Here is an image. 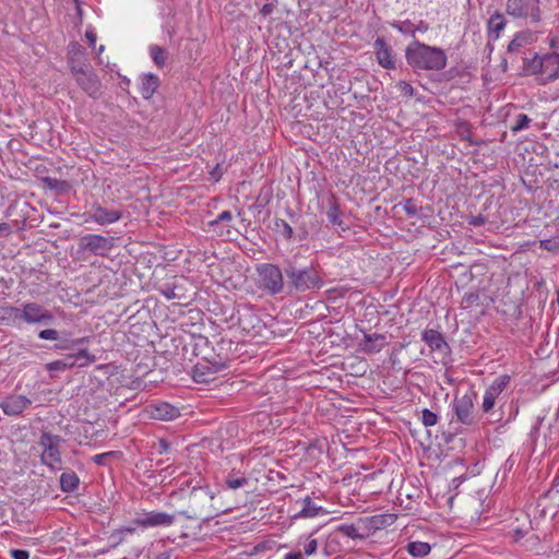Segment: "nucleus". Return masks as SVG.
Segmentation results:
<instances>
[{
    "mask_svg": "<svg viewBox=\"0 0 559 559\" xmlns=\"http://www.w3.org/2000/svg\"><path fill=\"white\" fill-rule=\"evenodd\" d=\"M271 11H272V7L270 4H264L263 8L261 9V13L263 15L271 13Z\"/></svg>",
    "mask_w": 559,
    "mask_h": 559,
    "instance_id": "nucleus-53",
    "label": "nucleus"
},
{
    "mask_svg": "<svg viewBox=\"0 0 559 559\" xmlns=\"http://www.w3.org/2000/svg\"><path fill=\"white\" fill-rule=\"evenodd\" d=\"M60 443L61 438L50 432H43L38 442L41 448V463L55 471L61 469L62 466Z\"/></svg>",
    "mask_w": 559,
    "mask_h": 559,
    "instance_id": "nucleus-5",
    "label": "nucleus"
},
{
    "mask_svg": "<svg viewBox=\"0 0 559 559\" xmlns=\"http://www.w3.org/2000/svg\"><path fill=\"white\" fill-rule=\"evenodd\" d=\"M298 545L302 546L304 554L306 556L314 555L318 549V540L316 538H313L312 535H309L306 537L301 536L298 540Z\"/></svg>",
    "mask_w": 559,
    "mask_h": 559,
    "instance_id": "nucleus-29",
    "label": "nucleus"
},
{
    "mask_svg": "<svg viewBox=\"0 0 559 559\" xmlns=\"http://www.w3.org/2000/svg\"><path fill=\"white\" fill-rule=\"evenodd\" d=\"M338 531L350 538L361 537V535L358 533L357 526L354 524H343L338 526Z\"/></svg>",
    "mask_w": 559,
    "mask_h": 559,
    "instance_id": "nucleus-37",
    "label": "nucleus"
},
{
    "mask_svg": "<svg viewBox=\"0 0 559 559\" xmlns=\"http://www.w3.org/2000/svg\"><path fill=\"white\" fill-rule=\"evenodd\" d=\"M66 366H67V364H63V361L61 359H58V360L50 361V362L46 364V369L49 372L64 371V370H67Z\"/></svg>",
    "mask_w": 559,
    "mask_h": 559,
    "instance_id": "nucleus-44",
    "label": "nucleus"
},
{
    "mask_svg": "<svg viewBox=\"0 0 559 559\" xmlns=\"http://www.w3.org/2000/svg\"><path fill=\"white\" fill-rule=\"evenodd\" d=\"M85 222H94L99 225H109L118 222L122 217V213L117 210H107L98 204H94L91 212L85 213Z\"/></svg>",
    "mask_w": 559,
    "mask_h": 559,
    "instance_id": "nucleus-15",
    "label": "nucleus"
},
{
    "mask_svg": "<svg viewBox=\"0 0 559 559\" xmlns=\"http://www.w3.org/2000/svg\"><path fill=\"white\" fill-rule=\"evenodd\" d=\"M210 175L214 181H218L223 176V170L219 164H216L215 167L210 171Z\"/></svg>",
    "mask_w": 559,
    "mask_h": 559,
    "instance_id": "nucleus-47",
    "label": "nucleus"
},
{
    "mask_svg": "<svg viewBox=\"0 0 559 559\" xmlns=\"http://www.w3.org/2000/svg\"><path fill=\"white\" fill-rule=\"evenodd\" d=\"M44 182L49 189L57 190L60 192L69 191L71 188L68 181L51 177L44 178Z\"/></svg>",
    "mask_w": 559,
    "mask_h": 559,
    "instance_id": "nucleus-30",
    "label": "nucleus"
},
{
    "mask_svg": "<svg viewBox=\"0 0 559 559\" xmlns=\"http://www.w3.org/2000/svg\"><path fill=\"white\" fill-rule=\"evenodd\" d=\"M386 345V338L383 334H365L362 341L359 343V348L367 354H376L382 350Z\"/></svg>",
    "mask_w": 559,
    "mask_h": 559,
    "instance_id": "nucleus-21",
    "label": "nucleus"
},
{
    "mask_svg": "<svg viewBox=\"0 0 559 559\" xmlns=\"http://www.w3.org/2000/svg\"><path fill=\"white\" fill-rule=\"evenodd\" d=\"M373 46L379 64L385 69H394L395 61L392 56V49L384 39L377 38Z\"/></svg>",
    "mask_w": 559,
    "mask_h": 559,
    "instance_id": "nucleus-20",
    "label": "nucleus"
},
{
    "mask_svg": "<svg viewBox=\"0 0 559 559\" xmlns=\"http://www.w3.org/2000/svg\"><path fill=\"white\" fill-rule=\"evenodd\" d=\"M233 219V215L229 211H223L214 221L210 222L211 226H216L219 223L226 222L230 223Z\"/></svg>",
    "mask_w": 559,
    "mask_h": 559,
    "instance_id": "nucleus-42",
    "label": "nucleus"
},
{
    "mask_svg": "<svg viewBox=\"0 0 559 559\" xmlns=\"http://www.w3.org/2000/svg\"><path fill=\"white\" fill-rule=\"evenodd\" d=\"M531 531V521L526 515L523 516V523L521 525H515L509 532L512 535L514 542L521 540L524 536H526Z\"/></svg>",
    "mask_w": 559,
    "mask_h": 559,
    "instance_id": "nucleus-28",
    "label": "nucleus"
},
{
    "mask_svg": "<svg viewBox=\"0 0 559 559\" xmlns=\"http://www.w3.org/2000/svg\"><path fill=\"white\" fill-rule=\"evenodd\" d=\"M395 521V514L385 513L359 519L358 523L369 531H378L391 526Z\"/></svg>",
    "mask_w": 559,
    "mask_h": 559,
    "instance_id": "nucleus-17",
    "label": "nucleus"
},
{
    "mask_svg": "<svg viewBox=\"0 0 559 559\" xmlns=\"http://www.w3.org/2000/svg\"><path fill=\"white\" fill-rule=\"evenodd\" d=\"M479 295L475 292L466 293L462 299V307L471 308L478 304Z\"/></svg>",
    "mask_w": 559,
    "mask_h": 559,
    "instance_id": "nucleus-38",
    "label": "nucleus"
},
{
    "mask_svg": "<svg viewBox=\"0 0 559 559\" xmlns=\"http://www.w3.org/2000/svg\"><path fill=\"white\" fill-rule=\"evenodd\" d=\"M326 216H328L329 221L333 225H341L342 224L340 211H338V207L336 205H333V206H331L329 209V211L326 212Z\"/></svg>",
    "mask_w": 559,
    "mask_h": 559,
    "instance_id": "nucleus-40",
    "label": "nucleus"
},
{
    "mask_svg": "<svg viewBox=\"0 0 559 559\" xmlns=\"http://www.w3.org/2000/svg\"><path fill=\"white\" fill-rule=\"evenodd\" d=\"M421 340L432 352L443 353L449 348L443 335L433 329H426L421 334Z\"/></svg>",
    "mask_w": 559,
    "mask_h": 559,
    "instance_id": "nucleus-22",
    "label": "nucleus"
},
{
    "mask_svg": "<svg viewBox=\"0 0 559 559\" xmlns=\"http://www.w3.org/2000/svg\"><path fill=\"white\" fill-rule=\"evenodd\" d=\"M159 86V79L152 73L143 76L141 85V94L144 98H150Z\"/></svg>",
    "mask_w": 559,
    "mask_h": 559,
    "instance_id": "nucleus-25",
    "label": "nucleus"
},
{
    "mask_svg": "<svg viewBox=\"0 0 559 559\" xmlns=\"http://www.w3.org/2000/svg\"><path fill=\"white\" fill-rule=\"evenodd\" d=\"M328 511L312 502L310 497H306L302 500V507L295 518H316L319 515H325Z\"/></svg>",
    "mask_w": 559,
    "mask_h": 559,
    "instance_id": "nucleus-24",
    "label": "nucleus"
},
{
    "mask_svg": "<svg viewBox=\"0 0 559 559\" xmlns=\"http://www.w3.org/2000/svg\"><path fill=\"white\" fill-rule=\"evenodd\" d=\"M76 84L91 97L98 98L100 95L102 83L95 72L88 67L71 72Z\"/></svg>",
    "mask_w": 559,
    "mask_h": 559,
    "instance_id": "nucleus-9",
    "label": "nucleus"
},
{
    "mask_svg": "<svg viewBox=\"0 0 559 559\" xmlns=\"http://www.w3.org/2000/svg\"><path fill=\"white\" fill-rule=\"evenodd\" d=\"M405 58L411 67L431 71L444 69L448 61L442 48L429 46L418 40H414L406 47Z\"/></svg>",
    "mask_w": 559,
    "mask_h": 559,
    "instance_id": "nucleus-2",
    "label": "nucleus"
},
{
    "mask_svg": "<svg viewBox=\"0 0 559 559\" xmlns=\"http://www.w3.org/2000/svg\"><path fill=\"white\" fill-rule=\"evenodd\" d=\"M404 210L406 213H408L411 215H415L417 213V206L411 199L404 203Z\"/></svg>",
    "mask_w": 559,
    "mask_h": 559,
    "instance_id": "nucleus-48",
    "label": "nucleus"
},
{
    "mask_svg": "<svg viewBox=\"0 0 559 559\" xmlns=\"http://www.w3.org/2000/svg\"><path fill=\"white\" fill-rule=\"evenodd\" d=\"M38 337L41 338V340L56 341V340L59 338V334L53 329H46V330H41L38 333Z\"/></svg>",
    "mask_w": 559,
    "mask_h": 559,
    "instance_id": "nucleus-43",
    "label": "nucleus"
},
{
    "mask_svg": "<svg viewBox=\"0 0 559 559\" xmlns=\"http://www.w3.org/2000/svg\"><path fill=\"white\" fill-rule=\"evenodd\" d=\"M510 376L500 374L497 378H495L492 382L488 385V388L485 390L481 404V409L485 413L490 412L495 407L497 399L507 389V386L510 383Z\"/></svg>",
    "mask_w": 559,
    "mask_h": 559,
    "instance_id": "nucleus-12",
    "label": "nucleus"
},
{
    "mask_svg": "<svg viewBox=\"0 0 559 559\" xmlns=\"http://www.w3.org/2000/svg\"><path fill=\"white\" fill-rule=\"evenodd\" d=\"M248 483V479L240 474H230L226 478V485L230 489H237L245 486Z\"/></svg>",
    "mask_w": 559,
    "mask_h": 559,
    "instance_id": "nucleus-33",
    "label": "nucleus"
},
{
    "mask_svg": "<svg viewBox=\"0 0 559 559\" xmlns=\"http://www.w3.org/2000/svg\"><path fill=\"white\" fill-rule=\"evenodd\" d=\"M165 296L167 297V299H171L175 297V294L171 292V293H165Z\"/></svg>",
    "mask_w": 559,
    "mask_h": 559,
    "instance_id": "nucleus-55",
    "label": "nucleus"
},
{
    "mask_svg": "<svg viewBox=\"0 0 559 559\" xmlns=\"http://www.w3.org/2000/svg\"><path fill=\"white\" fill-rule=\"evenodd\" d=\"M427 31H428V25L425 22L419 21L418 24H415V33L416 32L425 33Z\"/></svg>",
    "mask_w": 559,
    "mask_h": 559,
    "instance_id": "nucleus-51",
    "label": "nucleus"
},
{
    "mask_svg": "<svg viewBox=\"0 0 559 559\" xmlns=\"http://www.w3.org/2000/svg\"><path fill=\"white\" fill-rule=\"evenodd\" d=\"M283 559H304V556L300 551H295L286 554Z\"/></svg>",
    "mask_w": 559,
    "mask_h": 559,
    "instance_id": "nucleus-50",
    "label": "nucleus"
},
{
    "mask_svg": "<svg viewBox=\"0 0 559 559\" xmlns=\"http://www.w3.org/2000/svg\"><path fill=\"white\" fill-rule=\"evenodd\" d=\"M473 225H480L484 223V218L481 217H475L473 218V221L471 222Z\"/></svg>",
    "mask_w": 559,
    "mask_h": 559,
    "instance_id": "nucleus-54",
    "label": "nucleus"
},
{
    "mask_svg": "<svg viewBox=\"0 0 559 559\" xmlns=\"http://www.w3.org/2000/svg\"><path fill=\"white\" fill-rule=\"evenodd\" d=\"M286 275L296 290L305 292L313 288H321L323 285L319 274L310 269L296 270L290 267L286 270Z\"/></svg>",
    "mask_w": 559,
    "mask_h": 559,
    "instance_id": "nucleus-7",
    "label": "nucleus"
},
{
    "mask_svg": "<svg viewBox=\"0 0 559 559\" xmlns=\"http://www.w3.org/2000/svg\"><path fill=\"white\" fill-rule=\"evenodd\" d=\"M85 38H86L88 45L94 48L96 45V40H97V35L94 32V29H86Z\"/></svg>",
    "mask_w": 559,
    "mask_h": 559,
    "instance_id": "nucleus-45",
    "label": "nucleus"
},
{
    "mask_svg": "<svg viewBox=\"0 0 559 559\" xmlns=\"http://www.w3.org/2000/svg\"><path fill=\"white\" fill-rule=\"evenodd\" d=\"M80 248L96 255L105 257L114 248V238L98 234H88L80 239Z\"/></svg>",
    "mask_w": 559,
    "mask_h": 559,
    "instance_id": "nucleus-10",
    "label": "nucleus"
},
{
    "mask_svg": "<svg viewBox=\"0 0 559 559\" xmlns=\"http://www.w3.org/2000/svg\"><path fill=\"white\" fill-rule=\"evenodd\" d=\"M193 341V354L197 361L192 370V379L197 383H209L215 380L216 373L226 369V364L213 353L206 337L198 336Z\"/></svg>",
    "mask_w": 559,
    "mask_h": 559,
    "instance_id": "nucleus-1",
    "label": "nucleus"
},
{
    "mask_svg": "<svg viewBox=\"0 0 559 559\" xmlns=\"http://www.w3.org/2000/svg\"><path fill=\"white\" fill-rule=\"evenodd\" d=\"M454 409L459 421L465 425L473 423L474 404L471 396L465 394L455 400Z\"/></svg>",
    "mask_w": 559,
    "mask_h": 559,
    "instance_id": "nucleus-18",
    "label": "nucleus"
},
{
    "mask_svg": "<svg viewBox=\"0 0 559 559\" xmlns=\"http://www.w3.org/2000/svg\"><path fill=\"white\" fill-rule=\"evenodd\" d=\"M105 50V46L100 45L97 49V53L100 55Z\"/></svg>",
    "mask_w": 559,
    "mask_h": 559,
    "instance_id": "nucleus-56",
    "label": "nucleus"
},
{
    "mask_svg": "<svg viewBox=\"0 0 559 559\" xmlns=\"http://www.w3.org/2000/svg\"><path fill=\"white\" fill-rule=\"evenodd\" d=\"M533 73L539 75L542 84L559 79V53L551 52L544 56H535L530 62Z\"/></svg>",
    "mask_w": 559,
    "mask_h": 559,
    "instance_id": "nucleus-4",
    "label": "nucleus"
},
{
    "mask_svg": "<svg viewBox=\"0 0 559 559\" xmlns=\"http://www.w3.org/2000/svg\"><path fill=\"white\" fill-rule=\"evenodd\" d=\"M406 549L411 556L423 558L430 552L431 547L428 543L425 542H411L407 544Z\"/></svg>",
    "mask_w": 559,
    "mask_h": 559,
    "instance_id": "nucleus-27",
    "label": "nucleus"
},
{
    "mask_svg": "<svg viewBox=\"0 0 559 559\" xmlns=\"http://www.w3.org/2000/svg\"><path fill=\"white\" fill-rule=\"evenodd\" d=\"M393 27L402 34L415 35V24L408 20L396 22Z\"/></svg>",
    "mask_w": 559,
    "mask_h": 559,
    "instance_id": "nucleus-34",
    "label": "nucleus"
},
{
    "mask_svg": "<svg viewBox=\"0 0 559 559\" xmlns=\"http://www.w3.org/2000/svg\"><path fill=\"white\" fill-rule=\"evenodd\" d=\"M68 67L71 72L88 67L85 48L79 43L68 46Z\"/></svg>",
    "mask_w": 559,
    "mask_h": 559,
    "instance_id": "nucleus-16",
    "label": "nucleus"
},
{
    "mask_svg": "<svg viewBox=\"0 0 559 559\" xmlns=\"http://www.w3.org/2000/svg\"><path fill=\"white\" fill-rule=\"evenodd\" d=\"M148 413L152 418L157 420H173L180 415L177 407L166 402L150 405Z\"/></svg>",
    "mask_w": 559,
    "mask_h": 559,
    "instance_id": "nucleus-19",
    "label": "nucleus"
},
{
    "mask_svg": "<svg viewBox=\"0 0 559 559\" xmlns=\"http://www.w3.org/2000/svg\"><path fill=\"white\" fill-rule=\"evenodd\" d=\"M531 122V119L525 114H520L516 116L514 124L511 127L512 132H518L523 129H526Z\"/></svg>",
    "mask_w": 559,
    "mask_h": 559,
    "instance_id": "nucleus-35",
    "label": "nucleus"
},
{
    "mask_svg": "<svg viewBox=\"0 0 559 559\" xmlns=\"http://www.w3.org/2000/svg\"><path fill=\"white\" fill-rule=\"evenodd\" d=\"M507 13L513 17L532 19L539 22L542 19L539 0H508Z\"/></svg>",
    "mask_w": 559,
    "mask_h": 559,
    "instance_id": "nucleus-8",
    "label": "nucleus"
},
{
    "mask_svg": "<svg viewBox=\"0 0 559 559\" xmlns=\"http://www.w3.org/2000/svg\"><path fill=\"white\" fill-rule=\"evenodd\" d=\"M11 557L13 559H28L29 554H28V551L23 550V549H15V550L11 551Z\"/></svg>",
    "mask_w": 559,
    "mask_h": 559,
    "instance_id": "nucleus-46",
    "label": "nucleus"
},
{
    "mask_svg": "<svg viewBox=\"0 0 559 559\" xmlns=\"http://www.w3.org/2000/svg\"><path fill=\"white\" fill-rule=\"evenodd\" d=\"M282 223L284 226V233H285L286 238H288V239L292 238L293 237V228L286 222L283 221Z\"/></svg>",
    "mask_w": 559,
    "mask_h": 559,
    "instance_id": "nucleus-52",
    "label": "nucleus"
},
{
    "mask_svg": "<svg viewBox=\"0 0 559 559\" xmlns=\"http://www.w3.org/2000/svg\"><path fill=\"white\" fill-rule=\"evenodd\" d=\"M5 312L15 320L26 323H50L53 320L52 313L37 302H27L22 308L9 307Z\"/></svg>",
    "mask_w": 559,
    "mask_h": 559,
    "instance_id": "nucleus-3",
    "label": "nucleus"
},
{
    "mask_svg": "<svg viewBox=\"0 0 559 559\" xmlns=\"http://www.w3.org/2000/svg\"><path fill=\"white\" fill-rule=\"evenodd\" d=\"M80 478L74 472H66L60 476V488L64 492H71L78 489Z\"/></svg>",
    "mask_w": 559,
    "mask_h": 559,
    "instance_id": "nucleus-26",
    "label": "nucleus"
},
{
    "mask_svg": "<svg viewBox=\"0 0 559 559\" xmlns=\"http://www.w3.org/2000/svg\"><path fill=\"white\" fill-rule=\"evenodd\" d=\"M257 271L259 275V282L262 288H264L272 295H276L283 292V274L278 266L271 263H264L258 266Z\"/></svg>",
    "mask_w": 559,
    "mask_h": 559,
    "instance_id": "nucleus-6",
    "label": "nucleus"
},
{
    "mask_svg": "<svg viewBox=\"0 0 559 559\" xmlns=\"http://www.w3.org/2000/svg\"><path fill=\"white\" fill-rule=\"evenodd\" d=\"M133 522L143 528L156 526L168 527L175 523V515L163 511H151L139 514Z\"/></svg>",
    "mask_w": 559,
    "mask_h": 559,
    "instance_id": "nucleus-13",
    "label": "nucleus"
},
{
    "mask_svg": "<svg viewBox=\"0 0 559 559\" xmlns=\"http://www.w3.org/2000/svg\"><path fill=\"white\" fill-rule=\"evenodd\" d=\"M151 57L157 67H163L166 62V51L164 48L155 45L150 48Z\"/></svg>",
    "mask_w": 559,
    "mask_h": 559,
    "instance_id": "nucleus-31",
    "label": "nucleus"
},
{
    "mask_svg": "<svg viewBox=\"0 0 559 559\" xmlns=\"http://www.w3.org/2000/svg\"><path fill=\"white\" fill-rule=\"evenodd\" d=\"M63 364H67L66 369H71L75 366L83 368L96 360V357L92 355L87 349H81L76 354L67 355L61 359Z\"/></svg>",
    "mask_w": 559,
    "mask_h": 559,
    "instance_id": "nucleus-23",
    "label": "nucleus"
},
{
    "mask_svg": "<svg viewBox=\"0 0 559 559\" xmlns=\"http://www.w3.org/2000/svg\"><path fill=\"white\" fill-rule=\"evenodd\" d=\"M504 25V19L500 13L492 14L488 21L489 31L497 33V35L503 29Z\"/></svg>",
    "mask_w": 559,
    "mask_h": 559,
    "instance_id": "nucleus-32",
    "label": "nucleus"
},
{
    "mask_svg": "<svg viewBox=\"0 0 559 559\" xmlns=\"http://www.w3.org/2000/svg\"><path fill=\"white\" fill-rule=\"evenodd\" d=\"M438 421V416L429 411V409H424L423 411V424L426 426V427H431V426H435Z\"/></svg>",
    "mask_w": 559,
    "mask_h": 559,
    "instance_id": "nucleus-39",
    "label": "nucleus"
},
{
    "mask_svg": "<svg viewBox=\"0 0 559 559\" xmlns=\"http://www.w3.org/2000/svg\"><path fill=\"white\" fill-rule=\"evenodd\" d=\"M120 455V452H117V451H109V452H105V453H99V454H95L93 457H92V461L97 464V465H107L108 463V460L110 457H115V456H118Z\"/></svg>",
    "mask_w": 559,
    "mask_h": 559,
    "instance_id": "nucleus-36",
    "label": "nucleus"
},
{
    "mask_svg": "<svg viewBox=\"0 0 559 559\" xmlns=\"http://www.w3.org/2000/svg\"><path fill=\"white\" fill-rule=\"evenodd\" d=\"M212 500L213 497L207 490H193L189 499L190 509L193 515L202 519L212 518L214 515V511L212 510Z\"/></svg>",
    "mask_w": 559,
    "mask_h": 559,
    "instance_id": "nucleus-11",
    "label": "nucleus"
},
{
    "mask_svg": "<svg viewBox=\"0 0 559 559\" xmlns=\"http://www.w3.org/2000/svg\"><path fill=\"white\" fill-rule=\"evenodd\" d=\"M396 88L397 91L403 95V96H406V97H412L413 94H414V88L413 86L408 83V82H405V81H400L397 84H396Z\"/></svg>",
    "mask_w": 559,
    "mask_h": 559,
    "instance_id": "nucleus-41",
    "label": "nucleus"
},
{
    "mask_svg": "<svg viewBox=\"0 0 559 559\" xmlns=\"http://www.w3.org/2000/svg\"><path fill=\"white\" fill-rule=\"evenodd\" d=\"M32 405V401L20 394H12L0 401V408L7 416H17Z\"/></svg>",
    "mask_w": 559,
    "mask_h": 559,
    "instance_id": "nucleus-14",
    "label": "nucleus"
},
{
    "mask_svg": "<svg viewBox=\"0 0 559 559\" xmlns=\"http://www.w3.org/2000/svg\"><path fill=\"white\" fill-rule=\"evenodd\" d=\"M12 233V228L8 223H0V236L8 237Z\"/></svg>",
    "mask_w": 559,
    "mask_h": 559,
    "instance_id": "nucleus-49",
    "label": "nucleus"
}]
</instances>
